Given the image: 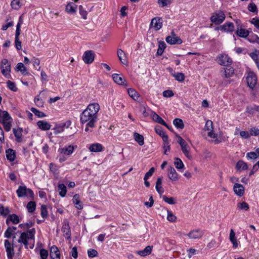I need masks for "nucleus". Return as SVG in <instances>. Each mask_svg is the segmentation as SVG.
I'll use <instances>...</instances> for the list:
<instances>
[{"label": "nucleus", "mask_w": 259, "mask_h": 259, "mask_svg": "<svg viewBox=\"0 0 259 259\" xmlns=\"http://www.w3.org/2000/svg\"><path fill=\"white\" fill-rule=\"evenodd\" d=\"M40 255L41 259H47L48 256V252L45 249H41L40 250Z\"/></svg>", "instance_id": "63"}, {"label": "nucleus", "mask_w": 259, "mask_h": 259, "mask_svg": "<svg viewBox=\"0 0 259 259\" xmlns=\"http://www.w3.org/2000/svg\"><path fill=\"white\" fill-rule=\"evenodd\" d=\"M76 5L73 2L69 3L66 7V11L70 14H74L76 12Z\"/></svg>", "instance_id": "32"}, {"label": "nucleus", "mask_w": 259, "mask_h": 259, "mask_svg": "<svg viewBox=\"0 0 259 259\" xmlns=\"http://www.w3.org/2000/svg\"><path fill=\"white\" fill-rule=\"evenodd\" d=\"M10 221L12 222L13 224H17L19 223L20 220L17 215L16 214H12L8 217L6 220V223L8 225Z\"/></svg>", "instance_id": "30"}, {"label": "nucleus", "mask_w": 259, "mask_h": 259, "mask_svg": "<svg viewBox=\"0 0 259 259\" xmlns=\"http://www.w3.org/2000/svg\"><path fill=\"white\" fill-rule=\"evenodd\" d=\"M166 41L170 44H181L182 43V40L178 37L173 32H171V35L166 37Z\"/></svg>", "instance_id": "13"}, {"label": "nucleus", "mask_w": 259, "mask_h": 259, "mask_svg": "<svg viewBox=\"0 0 259 259\" xmlns=\"http://www.w3.org/2000/svg\"><path fill=\"white\" fill-rule=\"evenodd\" d=\"M0 122L2 123L4 130L9 132L12 126V118L8 112L0 109Z\"/></svg>", "instance_id": "3"}, {"label": "nucleus", "mask_w": 259, "mask_h": 259, "mask_svg": "<svg viewBox=\"0 0 259 259\" xmlns=\"http://www.w3.org/2000/svg\"><path fill=\"white\" fill-rule=\"evenodd\" d=\"M155 131L157 134L162 137L163 142H166L168 140V138L167 135L165 134V132L162 130L160 126H156Z\"/></svg>", "instance_id": "29"}, {"label": "nucleus", "mask_w": 259, "mask_h": 259, "mask_svg": "<svg viewBox=\"0 0 259 259\" xmlns=\"http://www.w3.org/2000/svg\"><path fill=\"white\" fill-rule=\"evenodd\" d=\"M155 170V168L153 167H151L149 170L147 172L144 176V179H148L151 176H152Z\"/></svg>", "instance_id": "64"}, {"label": "nucleus", "mask_w": 259, "mask_h": 259, "mask_svg": "<svg viewBox=\"0 0 259 259\" xmlns=\"http://www.w3.org/2000/svg\"><path fill=\"white\" fill-rule=\"evenodd\" d=\"M34 102L38 107H42L44 106V101L39 98V95L34 98Z\"/></svg>", "instance_id": "55"}, {"label": "nucleus", "mask_w": 259, "mask_h": 259, "mask_svg": "<svg viewBox=\"0 0 259 259\" xmlns=\"http://www.w3.org/2000/svg\"><path fill=\"white\" fill-rule=\"evenodd\" d=\"M247 40L251 43H256L259 45V37L254 34L248 35Z\"/></svg>", "instance_id": "44"}, {"label": "nucleus", "mask_w": 259, "mask_h": 259, "mask_svg": "<svg viewBox=\"0 0 259 259\" xmlns=\"http://www.w3.org/2000/svg\"><path fill=\"white\" fill-rule=\"evenodd\" d=\"M72 202L76 208L78 209H81L80 196L78 194H75L74 195L72 199Z\"/></svg>", "instance_id": "38"}, {"label": "nucleus", "mask_w": 259, "mask_h": 259, "mask_svg": "<svg viewBox=\"0 0 259 259\" xmlns=\"http://www.w3.org/2000/svg\"><path fill=\"white\" fill-rule=\"evenodd\" d=\"M204 131L207 132V136L212 139V142L215 144H218L222 142V137H219L213 132V122L211 120H208L206 121Z\"/></svg>", "instance_id": "2"}, {"label": "nucleus", "mask_w": 259, "mask_h": 259, "mask_svg": "<svg viewBox=\"0 0 259 259\" xmlns=\"http://www.w3.org/2000/svg\"><path fill=\"white\" fill-rule=\"evenodd\" d=\"M117 56L122 64L127 65L128 62L125 53L121 49L117 50Z\"/></svg>", "instance_id": "23"}, {"label": "nucleus", "mask_w": 259, "mask_h": 259, "mask_svg": "<svg viewBox=\"0 0 259 259\" xmlns=\"http://www.w3.org/2000/svg\"><path fill=\"white\" fill-rule=\"evenodd\" d=\"M167 220L171 222H175L177 220V217L173 214L171 211L167 210Z\"/></svg>", "instance_id": "52"}, {"label": "nucleus", "mask_w": 259, "mask_h": 259, "mask_svg": "<svg viewBox=\"0 0 259 259\" xmlns=\"http://www.w3.org/2000/svg\"><path fill=\"white\" fill-rule=\"evenodd\" d=\"M236 33L237 35L241 37H246L249 35V31L247 30L242 28H239V27H237Z\"/></svg>", "instance_id": "35"}, {"label": "nucleus", "mask_w": 259, "mask_h": 259, "mask_svg": "<svg viewBox=\"0 0 259 259\" xmlns=\"http://www.w3.org/2000/svg\"><path fill=\"white\" fill-rule=\"evenodd\" d=\"M100 110V106L97 103L90 104L82 112V123L88 121L91 127H94L97 121V113Z\"/></svg>", "instance_id": "1"}, {"label": "nucleus", "mask_w": 259, "mask_h": 259, "mask_svg": "<svg viewBox=\"0 0 259 259\" xmlns=\"http://www.w3.org/2000/svg\"><path fill=\"white\" fill-rule=\"evenodd\" d=\"M134 137L135 141L137 142L140 145L142 146L144 145V137L142 135L137 133H135L134 134Z\"/></svg>", "instance_id": "41"}, {"label": "nucleus", "mask_w": 259, "mask_h": 259, "mask_svg": "<svg viewBox=\"0 0 259 259\" xmlns=\"http://www.w3.org/2000/svg\"><path fill=\"white\" fill-rule=\"evenodd\" d=\"M12 7L16 10L19 9L21 7L19 0H13L11 3Z\"/></svg>", "instance_id": "57"}, {"label": "nucleus", "mask_w": 259, "mask_h": 259, "mask_svg": "<svg viewBox=\"0 0 259 259\" xmlns=\"http://www.w3.org/2000/svg\"><path fill=\"white\" fill-rule=\"evenodd\" d=\"M0 213L4 216L7 215L10 213L8 207L5 208L2 205H0Z\"/></svg>", "instance_id": "59"}, {"label": "nucleus", "mask_w": 259, "mask_h": 259, "mask_svg": "<svg viewBox=\"0 0 259 259\" xmlns=\"http://www.w3.org/2000/svg\"><path fill=\"white\" fill-rule=\"evenodd\" d=\"M13 134L15 136V137L16 138V141L18 142H21L22 141V130L20 128L16 129L13 128Z\"/></svg>", "instance_id": "36"}, {"label": "nucleus", "mask_w": 259, "mask_h": 259, "mask_svg": "<svg viewBox=\"0 0 259 259\" xmlns=\"http://www.w3.org/2000/svg\"><path fill=\"white\" fill-rule=\"evenodd\" d=\"M34 229H32L30 230L27 231L26 232H22L21 233L20 236L18 240V242L20 243L23 244L26 247L28 245V242L30 240L34 239Z\"/></svg>", "instance_id": "4"}, {"label": "nucleus", "mask_w": 259, "mask_h": 259, "mask_svg": "<svg viewBox=\"0 0 259 259\" xmlns=\"http://www.w3.org/2000/svg\"><path fill=\"white\" fill-rule=\"evenodd\" d=\"M41 215L43 218H47L48 216L47 208L45 205L41 206Z\"/></svg>", "instance_id": "60"}, {"label": "nucleus", "mask_w": 259, "mask_h": 259, "mask_svg": "<svg viewBox=\"0 0 259 259\" xmlns=\"http://www.w3.org/2000/svg\"><path fill=\"white\" fill-rule=\"evenodd\" d=\"M237 207L239 209H244L247 210L249 208L248 204L245 202H242V203H237Z\"/></svg>", "instance_id": "58"}, {"label": "nucleus", "mask_w": 259, "mask_h": 259, "mask_svg": "<svg viewBox=\"0 0 259 259\" xmlns=\"http://www.w3.org/2000/svg\"><path fill=\"white\" fill-rule=\"evenodd\" d=\"M153 249V246H147L143 250L136 252L137 254L141 256H145L151 254Z\"/></svg>", "instance_id": "25"}, {"label": "nucleus", "mask_w": 259, "mask_h": 259, "mask_svg": "<svg viewBox=\"0 0 259 259\" xmlns=\"http://www.w3.org/2000/svg\"><path fill=\"white\" fill-rule=\"evenodd\" d=\"M178 143L181 147L182 151L185 156L190 160L192 159V156L190 153V147L186 142L180 136H178Z\"/></svg>", "instance_id": "5"}, {"label": "nucleus", "mask_w": 259, "mask_h": 259, "mask_svg": "<svg viewBox=\"0 0 259 259\" xmlns=\"http://www.w3.org/2000/svg\"><path fill=\"white\" fill-rule=\"evenodd\" d=\"M70 125V121H67L65 123H63L60 125L56 126L52 129L54 131V134L55 135L59 134L63 132L64 130V128H68Z\"/></svg>", "instance_id": "17"}, {"label": "nucleus", "mask_w": 259, "mask_h": 259, "mask_svg": "<svg viewBox=\"0 0 259 259\" xmlns=\"http://www.w3.org/2000/svg\"><path fill=\"white\" fill-rule=\"evenodd\" d=\"M225 19V15L222 11L213 14L210 18L211 21L216 24H219L223 22Z\"/></svg>", "instance_id": "11"}, {"label": "nucleus", "mask_w": 259, "mask_h": 259, "mask_svg": "<svg viewBox=\"0 0 259 259\" xmlns=\"http://www.w3.org/2000/svg\"><path fill=\"white\" fill-rule=\"evenodd\" d=\"M162 178L159 177L157 178L156 182L155 188L157 192L160 194H162L164 192V190L162 188Z\"/></svg>", "instance_id": "33"}, {"label": "nucleus", "mask_w": 259, "mask_h": 259, "mask_svg": "<svg viewBox=\"0 0 259 259\" xmlns=\"http://www.w3.org/2000/svg\"><path fill=\"white\" fill-rule=\"evenodd\" d=\"M168 176L172 181H176L178 180V175L175 169L172 167H170L168 169Z\"/></svg>", "instance_id": "24"}, {"label": "nucleus", "mask_w": 259, "mask_h": 259, "mask_svg": "<svg viewBox=\"0 0 259 259\" xmlns=\"http://www.w3.org/2000/svg\"><path fill=\"white\" fill-rule=\"evenodd\" d=\"M259 51L255 50L254 52L250 53L249 54L250 57L254 61L256 64H258L259 60L258 58V55Z\"/></svg>", "instance_id": "50"}, {"label": "nucleus", "mask_w": 259, "mask_h": 259, "mask_svg": "<svg viewBox=\"0 0 259 259\" xmlns=\"http://www.w3.org/2000/svg\"><path fill=\"white\" fill-rule=\"evenodd\" d=\"M186 235L190 238L192 239H197L201 238L203 235V232L202 231L200 230H193L190 231L188 234H186Z\"/></svg>", "instance_id": "15"}, {"label": "nucleus", "mask_w": 259, "mask_h": 259, "mask_svg": "<svg viewBox=\"0 0 259 259\" xmlns=\"http://www.w3.org/2000/svg\"><path fill=\"white\" fill-rule=\"evenodd\" d=\"M58 189L59 195L61 197H64L66 194L67 188L63 184H59L58 186Z\"/></svg>", "instance_id": "39"}, {"label": "nucleus", "mask_w": 259, "mask_h": 259, "mask_svg": "<svg viewBox=\"0 0 259 259\" xmlns=\"http://www.w3.org/2000/svg\"><path fill=\"white\" fill-rule=\"evenodd\" d=\"M248 86L251 89H253L257 82V77L253 72H249L246 78Z\"/></svg>", "instance_id": "9"}, {"label": "nucleus", "mask_w": 259, "mask_h": 259, "mask_svg": "<svg viewBox=\"0 0 259 259\" xmlns=\"http://www.w3.org/2000/svg\"><path fill=\"white\" fill-rule=\"evenodd\" d=\"M50 255L52 259H60V252L58 247L56 246L51 247Z\"/></svg>", "instance_id": "21"}, {"label": "nucleus", "mask_w": 259, "mask_h": 259, "mask_svg": "<svg viewBox=\"0 0 259 259\" xmlns=\"http://www.w3.org/2000/svg\"><path fill=\"white\" fill-rule=\"evenodd\" d=\"M112 78L114 81L119 85H127L124 77L121 74H113L112 75Z\"/></svg>", "instance_id": "16"}, {"label": "nucleus", "mask_w": 259, "mask_h": 259, "mask_svg": "<svg viewBox=\"0 0 259 259\" xmlns=\"http://www.w3.org/2000/svg\"><path fill=\"white\" fill-rule=\"evenodd\" d=\"M88 149L92 152H100L103 150L104 147L100 143H94L90 145Z\"/></svg>", "instance_id": "19"}, {"label": "nucleus", "mask_w": 259, "mask_h": 259, "mask_svg": "<svg viewBox=\"0 0 259 259\" xmlns=\"http://www.w3.org/2000/svg\"><path fill=\"white\" fill-rule=\"evenodd\" d=\"M8 88L13 92H16L18 90L14 82H12L10 80H8L7 82Z\"/></svg>", "instance_id": "56"}, {"label": "nucleus", "mask_w": 259, "mask_h": 259, "mask_svg": "<svg viewBox=\"0 0 259 259\" xmlns=\"http://www.w3.org/2000/svg\"><path fill=\"white\" fill-rule=\"evenodd\" d=\"M129 96L134 100H137L138 99L139 96L137 92L133 89L130 88L127 90Z\"/></svg>", "instance_id": "42"}, {"label": "nucleus", "mask_w": 259, "mask_h": 259, "mask_svg": "<svg viewBox=\"0 0 259 259\" xmlns=\"http://www.w3.org/2000/svg\"><path fill=\"white\" fill-rule=\"evenodd\" d=\"M17 71H20L23 74H27L26 68L25 67L22 63H19L16 66Z\"/></svg>", "instance_id": "45"}, {"label": "nucleus", "mask_w": 259, "mask_h": 259, "mask_svg": "<svg viewBox=\"0 0 259 259\" xmlns=\"http://www.w3.org/2000/svg\"><path fill=\"white\" fill-rule=\"evenodd\" d=\"M22 23V20L21 19V17H20L19 19V22L16 26V30L15 33V38H19V35L20 34L21 32V25Z\"/></svg>", "instance_id": "49"}, {"label": "nucleus", "mask_w": 259, "mask_h": 259, "mask_svg": "<svg viewBox=\"0 0 259 259\" xmlns=\"http://www.w3.org/2000/svg\"><path fill=\"white\" fill-rule=\"evenodd\" d=\"M17 194L19 197H23L27 196H29L30 197L33 196V191L28 188H27L25 186H20L16 191Z\"/></svg>", "instance_id": "7"}, {"label": "nucleus", "mask_w": 259, "mask_h": 259, "mask_svg": "<svg viewBox=\"0 0 259 259\" xmlns=\"http://www.w3.org/2000/svg\"><path fill=\"white\" fill-rule=\"evenodd\" d=\"M233 190L235 194L241 197L244 194L245 188L242 185L235 183L233 186Z\"/></svg>", "instance_id": "18"}, {"label": "nucleus", "mask_w": 259, "mask_h": 259, "mask_svg": "<svg viewBox=\"0 0 259 259\" xmlns=\"http://www.w3.org/2000/svg\"><path fill=\"white\" fill-rule=\"evenodd\" d=\"M175 165L178 169H182L184 167V165L181 159L179 158H176L174 162Z\"/></svg>", "instance_id": "51"}, {"label": "nucleus", "mask_w": 259, "mask_h": 259, "mask_svg": "<svg viewBox=\"0 0 259 259\" xmlns=\"http://www.w3.org/2000/svg\"><path fill=\"white\" fill-rule=\"evenodd\" d=\"M219 29L221 31L225 32H233L234 30V26L232 23L228 22L220 26Z\"/></svg>", "instance_id": "22"}, {"label": "nucleus", "mask_w": 259, "mask_h": 259, "mask_svg": "<svg viewBox=\"0 0 259 259\" xmlns=\"http://www.w3.org/2000/svg\"><path fill=\"white\" fill-rule=\"evenodd\" d=\"M151 117L152 119L157 122L158 123H160L164 126H167V124L166 122L162 119L161 117H160L158 114L156 113L153 112L151 114Z\"/></svg>", "instance_id": "34"}, {"label": "nucleus", "mask_w": 259, "mask_h": 259, "mask_svg": "<svg viewBox=\"0 0 259 259\" xmlns=\"http://www.w3.org/2000/svg\"><path fill=\"white\" fill-rule=\"evenodd\" d=\"M165 43L163 41L160 42L158 45V49L157 51V54L158 56L161 55L165 48Z\"/></svg>", "instance_id": "48"}, {"label": "nucleus", "mask_w": 259, "mask_h": 259, "mask_svg": "<svg viewBox=\"0 0 259 259\" xmlns=\"http://www.w3.org/2000/svg\"><path fill=\"white\" fill-rule=\"evenodd\" d=\"M62 231L63 233V236L67 239H69L71 236V231L70 227L68 224H64L62 228Z\"/></svg>", "instance_id": "27"}, {"label": "nucleus", "mask_w": 259, "mask_h": 259, "mask_svg": "<svg viewBox=\"0 0 259 259\" xmlns=\"http://www.w3.org/2000/svg\"><path fill=\"white\" fill-rule=\"evenodd\" d=\"M245 111L250 116H253L256 113H259V106L256 105L248 106L246 107Z\"/></svg>", "instance_id": "20"}, {"label": "nucleus", "mask_w": 259, "mask_h": 259, "mask_svg": "<svg viewBox=\"0 0 259 259\" xmlns=\"http://www.w3.org/2000/svg\"><path fill=\"white\" fill-rule=\"evenodd\" d=\"M173 123L178 128L183 129L184 127L183 121L181 119L176 118L174 120Z\"/></svg>", "instance_id": "43"}, {"label": "nucleus", "mask_w": 259, "mask_h": 259, "mask_svg": "<svg viewBox=\"0 0 259 259\" xmlns=\"http://www.w3.org/2000/svg\"><path fill=\"white\" fill-rule=\"evenodd\" d=\"M1 69L3 75L6 78H9L10 76L11 64L8 60L4 59L1 61Z\"/></svg>", "instance_id": "6"}, {"label": "nucleus", "mask_w": 259, "mask_h": 259, "mask_svg": "<svg viewBox=\"0 0 259 259\" xmlns=\"http://www.w3.org/2000/svg\"><path fill=\"white\" fill-rule=\"evenodd\" d=\"M36 204L34 201H30L27 205V209L29 212H32L35 209Z\"/></svg>", "instance_id": "54"}, {"label": "nucleus", "mask_w": 259, "mask_h": 259, "mask_svg": "<svg viewBox=\"0 0 259 259\" xmlns=\"http://www.w3.org/2000/svg\"><path fill=\"white\" fill-rule=\"evenodd\" d=\"M74 150L73 146L69 145L67 147H65L59 149L60 153L64 155H69L71 154Z\"/></svg>", "instance_id": "28"}, {"label": "nucleus", "mask_w": 259, "mask_h": 259, "mask_svg": "<svg viewBox=\"0 0 259 259\" xmlns=\"http://www.w3.org/2000/svg\"><path fill=\"white\" fill-rule=\"evenodd\" d=\"M37 125L38 127L43 131H47L51 128V125L50 123L45 120H39L37 122Z\"/></svg>", "instance_id": "26"}, {"label": "nucleus", "mask_w": 259, "mask_h": 259, "mask_svg": "<svg viewBox=\"0 0 259 259\" xmlns=\"http://www.w3.org/2000/svg\"><path fill=\"white\" fill-rule=\"evenodd\" d=\"M217 60L219 64L224 66L230 65L232 62L231 58L226 54H220L217 57Z\"/></svg>", "instance_id": "10"}, {"label": "nucleus", "mask_w": 259, "mask_h": 259, "mask_svg": "<svg viewBox=\"0 0 259 259\" xmlns=\"http://www.w3.org/2000/svg\"><path fill=\"white\" fill-rule=\"evenodd\" d=\"M172 75L175 79L180 82L183 81L185 79V75L182 73H172Z\"/></svg>", "instance_id": "47"}, {"label": "nucleus", "mask_w": 259, "mask_h": 259, "mask_svg": "<svg viewBox=\"0 0 259 259\" xmlns=\"http://www.w3.org/2000/svg\"><path fill=\"white\" fill-rule=\"evenodd\" d=\"M162 26V22L161 18L158 17L154 18L152 19L150 23V27L157 31L159 30Z\"/></svg>", "instance_id": "14"}, {"label": "nucleus", "mask_w": 259, "mask_h": 259, "mask_svg": "<svg viewBox=\"0 0 259 259\" xmlns=\"http://www.w3.org/2000/svg\"><path fill=\"white\" fill-rule=\"evenodd\" d=\"M30 110L38 117L42 118L46 116V114L44 112L40 111L35 108H31Z\"/></svg>", "instance_id": "53"}, {"label": "nucleus", "mask_w": 259, "mask_h": 259, "mask_svg": "<svg viewBox=\"0 0 259 259\" xmlns=\"http://www.w3.org/2000/svg\"><path fill=\"white\" fill-rule=\"evenodd\" d=\"M163 200L169 204H175L177 203V199L174 197H167L165 195L162 196Z\"/></svg>", "instance_id": "46"}, {"label": "nucleus", "mask_w": 259, "mask_h": 259, "mask_svg": "<svg viewBox=\"0 0 259 259\" xmlns=\"http://www.w3.org/2000/svg\"><path fill=\"white\" fill-rule=\"evenodd\" d=\"M5 247L8 259H12L14 255L13 245L8 240H6L5 241Z\"/></svg>", "instance_id": "12"}, {"label": "nucleus", "mask_w": 259, "mask_h": 259, "mask_svg": "<svg viewBox=\"0 0 259 259\" xmlns=\"http://www.w3.org/2000/svg\"><path fill=\"white\" fill-rule=\"evenodd\" d=\"M246 156L248 158H249L250 159H255L258 157L257 155V153L254 152H250L247 153Z\"/></svg>", "instance_id": "62"}, {"label": "nucleus", "mask_w": 259, "mask_h": 259, "mask_svg": "<svg viewBox=\"0 0 259 259\" xmlns=\"http://www.w3.org/2000/svg\"><path fill=\"white\" fill-rule=\"evenodd\" d=\"M236 167L237 170H246L248 168V166L246 163L243 161L242 160H239L238 161L236 165Z\"/></svg>", "instance_id": "40"}, {"label": "nucleus", "mask_w": 259, "mask_h": 259, "mask_svg": "<svg viewBox=\"0 0 259 259\" xmlns=\"http://www.w3.org/2000/svg\"><path fill=\"white\" fill-rule=\"evenodd\" d=\"M234 70L233 67H229L224 69L223 76L226 78L231 77L234 74Z\"/></svg>", "instance_id": "37"}, {"label": "nucleus", "mask_w": 259, "mask_h": 259, "mask_svg": "<svg viewBox=\"0 0 259 259\" xmlns=\"http://www.w3.org/2000/svg\"><path fill=\"white\" fill-rule=\"evenodd\" d=\"M88 254L90 257H94L97 256L98 252L95 249H91L90 250H88Z\"/></svg>", "instance_id": "61"}, {"label": "nucleus", "mask_w": 259, "mask_h": 259, "mask_svg": "<svg viewBox=\"0 0 259 259\" xmlns=\"http://www.w3.org/2000/svg\"><path fill=\"white\" fill-rule=\"evenodd\" d=\"M95 58V54L92 50L85 51L82 56V59L83 62L87 64L92 63Z\"/></svg>", "instance_id": "8"}, {"label": "nucleus", "mask_w": 259, "mask_h": 259, "mask_svg": "<svg viewBox=\"0 0 259 259\" xmlns=\"http://www.w3.org/2000/svg\"><path fill=\"white\" fill-rule=\"evenodd\" d=\"M6 154L7 159L10 161H13L16 158L15 151L12 149L7 150Z\"/></svg>", "instance_id": "31"}]
</instances>
